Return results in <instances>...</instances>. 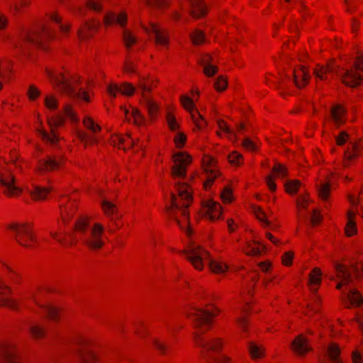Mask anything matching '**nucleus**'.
Listing matches in <instances>:
<instances>
[{"instance_id": "obj_1", "label": "nucleus", "mask_w": 363, "mask_h": 363, "mask_svg": "<svg viewBox=\"0 0 363 363\" xmlns=\"http://www.w3.org/2000/svg\"><path fill=\"white\" fill-rule=\"evenodd\" d=\"M220 309L214 304H208L204 308L194 309L190 313L192 322L193 340L194 343L206 351L220 352L225 344L222 337H214L206 341L204 334L209 332L215 323V318L220 314Z\"/></svg>"}, {"instance_id": "obj_2", "label": "nucleus", "mask_w": 363, "mask_h": 363, "mask_svg": "<svg viewBox=\"0 0 363 363\" xmlns=\"http://www.w3.org/2000/svg\"><path fill=\"white\" fill-rule=\"evenodd\" d=\"M178 197L171 193V205L166 207L168 217L174 220L181 229L184 226L186 234L191 236L193 232L190 225L189 211L188 208L193 203L192 189L186 183L179 182L176 184Z\"/></svg>"}, {"instance_id": "obj_3", "label": "nucleus", "mask_w": 363, "mask_h": 363, "mask_svg": "<svg viewBox=\"0 0 363 363\" xmlns=\"http://www.w3.org/2000/svg\"><path fill=\"white\" fill-rule=\"evenodd\" d=\"M7 229L14 233L16 242L21 247L33 249L38 245L33 223H12L7 225Z\"/></svg>"}, {"instance_id": "obj_4", "label": "nucleus", "mask_w": 363, "mask_h": 363, "mask_svg": "<svg viewBox=\"0 0 363 363\" xmlns=\"http://www.w3.org/2000/svg\"><path fill=\"white\" fill-rule=\"evenodd\" d=\"M81 241L83 247L90 253H100L107 242L104 225L100 223H94L86 235L82 238Z\"/></svg>"}, {"instance_id": "obj_5", "label": "nucleus", "mask_w": 363, "mask_h": 363, "mask_svg": "<svg viewBox=\"0 0 363 363\" xmlns=\"http://www.w3.org/2000/svg\"><path fill=\"white\" fill-rule=\"evenodd\" d=\"M181 254L185 256V259L189 261L193 267L201 271L203 269V262L211 258V254L201 245H191L181 252Z\"/></svg>"}, {"instance_id": "obj_6", "label": "nucleus", "mask_w": 363, "mask_h": 363, "mask_svg": "<svg viewBox=\"0 0 363 363\" xmlns=\"http://www.w3.org/2000/svg\"><path fill=\"white\" fill-rule=\"evenodd\" d=\"M142 28L149 38L154 39L156 46L168 48L169 45V32L166 28L155 22H149L147 25H143Z\"/></svg>"}, {"instance_id": "obj_7", "label": "nucleus", "mask_w": 363, "mask_h": 363, "mask_svg": "<svg viewBox=\"0 0 363 363\" xmlns=\"http://www.w3.org/2000/svg\"><path fill=\"white\" fill-rule=\"evenodd\" d=\"M65 164L63 157L57 155H47L38 160L35 167V172L39 174H45L50 172L60 171Z\"/></svg>"}, {"instance_id": "obj_8", "label": "nucleus", "mask_w": 363, "mask_h": 363, "mask_svg": "<svg viewBox=\"0 0 363 363\" xmlns=\"http://www.w3.org/2000/svg\"><path fill=\"white\" fill-rule=\"evenodd\" d=\"M172 160L174 163L171 168L172 178H185L187 168L193 161L191 155L187 152H178L172 155Z\"/></svg>"}, {"instance_id": "obj_9", "label": "nucleus", "mask_w": 363, "mask_h": 363, "mask_svg": "<svg viewBox=\"0 0 363 363\" xmlns=\"http://www.w3.org/2000/svg\"><path fill=\"white\" fill-rule=\"evenodd\" d=\"M46 73L54 88L67 95L73 94L74 89L70 82L71 75L68 71L55 72L46 69Z\"/></svg>"}, {"instance_id": "obj_10", "label": "nucleus", "mask_w": 363, "mask_h": 363, "mask_svg": "<svg viewBox=\"0 0 363 363\" xmlns=\"http://www.w3.org/2000/svg\"><path fill=\"white\" fill-rule=\"evenodd\" d=\"M55 37L54 31L47 25L28 32L26 40L31 43L41 45Z\"/></svg>"}, {"instance_id": "obj_11", "label": "nucleus", "mask_w": 363, "mask_h": 363, "mask_svg": "<svg viewBox=\"0 0 363 363\" xmlns=\"http://www.w3.org/2000/svg\"><path fill=\"white\" fill-rule=\"evenodd\" d=\"M0 359L2 363H21V358L16 345L5 342L0 345Z\"/></svg>"}, {"instance_id": "obj_12", "label": "nucleus", "mask_w": 363, "mask_h": 363, "mask_svg": "<svg viewBox=\"0 0 363 363\" xmlns=\"http://www.w3.org/2000/svg\"><path fill=\"white\" fill-rule=\"evenodd\" d=\"M12 294L13 290L11 287L4 281H0V306L12 311L18 310V302L12 298Z\"/></svg>"}, {"instance_id": "obj_13", "label": "nucleus", "mask_w": 363, "mask_h": 363, "mask_svg": "<svg viewBox=\"0 0 363 363\" xmlns=\"http://www.w3.org/2000/svg\"><path fill=\"white\" fill-rule=\"evenodd\" d=\"M77 210L78 202L76 200L69 199L65 203L60 206V220L64 228L72 220Z\"/></svg>"}, {"instance_id": "obj_14", "label": "nucleus", "mask_w": 363, "mask_h": 363, "mask_svg": "<svg viewBox=\"0 0 363 363\" xmlns=\"http://www.w3.org/2000/svg\"><path fill=\"white\" fill-rule=\"evenodd\" d=\"M204 211L205 217L210 221L214 222L219 220L222 216L223 208L218 202L209 199L202 202V209L200 212Z\"/></svg>"}, {"instance_id": "obj_15", "label": "nucleus", "mask_w": 363, "mask_h": 363, "mask_svg": "<svg viewBox=\"0 0 363 363\" xmlns=\"http://www.w3.org/2000/svg\"><path fill=\"white\" fill-rule=\"evenodd\" d=\"M100 27V21L99 20L91 18L85 21L81 25L78 30V37L81 40H86L93 38L99 30Z\"/></svg>"}, {"instance_id": "obj_16", "label": "nucleus", "mask_w": 363, "mask_h": 363, "mask_svg": "<svg viewBox=\"0 0 363 363\" xmlns=\"http://www.w3.org/2000/svg\"><path fill=\"white\" fill-rule=\"evenodd\" d=\"M103 23L106 28L112 27L115 25L125 28L128 23L127 13L124 11H121L119 13L109 11L104 16Z\"/></svg>"}, {"instance_id": "obj_17", "label": "nucleus", "mask_w": 363, "mask_h": 363, "mask_svg": "<svg viewBox=\"0 0 363 363\" xmlns=\"http://www.w3.org/2000/svg\"><path fill=\"white\" fill-rule=\"evenodd\" d=\"M342 82L347 86L355 88L363 83V77L354 67L346 70L342 77Z\"/></svg>"}, {"instance_id": "obj_18", "label": "nucleus", "mask_w": 363, "mask_h": 363, "mask_svg": "<svg viewBox=\"0 0 363 363\" xmlns=\"http://www.w3.org/2000/svg\"><path fill=\"white\" fill-rule=\"evenodd\" d=\"M50 236L58 243L65 247H70L74 246L77 243V240L74 238L73 234H68L63 231L62 227L56 231H51Z\"/></svg>"}, {"instance_id": "obj_19", "label": "nucleus", "mask_w": 363, "mask_h": 363, "mask_svg": "<svg viewBox=\"0 0 363 363\" xmlns=\"http://www.w3.org/2000/svg\"><path fill=\"white\" fill-rule=\"evenodd\" d=\"M293 79L297 88H303L308 84L310 79L308 68L303 65H300L294 68L293 71Z\"/></svg>"}, {"instance_id": "obj_20", "label": "nucleus", "mask_w": 363, "mask_h": 363, "mask_svg": "<svg viewBox=\"0 0 363 363\" xmlns=\"http://www.w3.org/2000/svg\"><path fill=\"white\" fill-rule=\"evenodd\" d=\"M91 228V218L86 216H82L75 221L72 230L73 233L80 236L82 240V238L86 235Z\"/></svg>"}, {"instance_id": "obj_21", "label": "nucleus", "mask_w": 363, "mask_h": 363, "mask_svg": "<svg viewBox=\"0 0 363 363\" xmlns=\"http://www.w3.org/2000/svg\"><path fill=\"white\" fill-rule=\"evenodd\" d=\"M291 350L296 354L304 356L312 349L308 345V339L303 335H298L291 342Z\"/></svg>"}, {"instance_id": "obj_22", "label": "nucleus", "mask_w": 363, "mask_h": 363, "mask_svg": "<svg viewBox=\"0 0 363 363\" xmlns=\"http://www.w3.org/2000/svg\"><path fill=\"white\" fill-rule=\"evenodd\" d=\"M110 145L116 147L120 150L126 151L132 147L131 138L128 135L113 134L109 139Z\"/></svg>"}, {"instance_id": "obj_23", "label": "nucleus", "mask_w": 363, "mask_h": 363, "mask_svg": "<svg viewBox=\"0 0 363 363\" xmlns=\"http://www.w3.org/2000/svg\"><path fill=\"white\" fill-rule=\"evenodd\" d=\"M1 268L11 284H22L23 279L19 272L4 262H1Z\"/></svg>"}, {"instance_id": "obj_24", "label": "nucleus", "mask_w": 363, "mask_h": 363, "mask_svg": "<svg viewBox=\"0 0 363 363\" xmlns=\"http://www.w3.org/2000/svg\"><path fill=\"white\" fill-rule=\"evenodd\" d=\"M208 12V7L203 0L194 1L190 4L189 14L194 19L205 17Z\"/></svg>"}, {"instance_id": "obj_25", "label": "nucleus", "mask_w": 363, "mask_h": 363, "mask_svg": "<svg viewBox=\"0 0 363 363\" xmlns=\"http://www.w3.org/2000/svg\"><path fill=\"white\" fill-rule=\"evenodd\" d=\"M159 83L157 79L150 80L147 77H140L138 83V88L141 90L143 98L149 97L148 94L151 93L153 88L156 87Z\"/></svg>"}, {"instance_id": "obj_26", "label": "nucleus", "mask_w": 363, "mask_h": 363, "mask_svg": "<svg viewBox=\"0 0 363 363\" xmlns=\"http://www.w3.org/2000/svg\"><path fill=\"white\" fill-rule=\"evenodd\" d=\"M357 210L349 209L347 213V223L345 227V235L350 238L357 233V228L355 222Z\"/></svg>"}, {"instance_id": "obj_27", "label": "nucleus", "mask_w": 363, "mask_h": 363, "mask_svg": "<svg viewBox=\"0 0 363 363\" xmlns=\"http://www.w3.org/2000/svg\"><path fill=\"white\" fill-rule=\"evenodd\" d=\"M28 334L33 340H43L48 337V330L43 325L34 323L29 327Z\"/></svg>"}, {"instance_id": "obj_28", "label": "nucleus", "mask_w": 363, "mask_h": 363, "mask_svg": "<svg viewBox=\"0 0 363 363\" xmlns=\"http://www.w3.org/2000/svg\"><path fill=\"white\" fill-rule=\"evenodd\" d=\"M247 350L252 360H258L265 357L266 350L262 345H258L254 341L247 343Z\"/></svg>"}, {"instance_id": "obj_29", "label": "nucleus", "mask_w": 363, "mask_h": 363, "mask_svg": "<svg viewBox=\"0 0 363 363\" xmlns=\"http://www.w3.org/2000/svg\"><path fill=\"white\" fill-rule=\"evenodd\" d=\"M322 276L323 273L320 267H314L310 272L308 285L310 286H316V288L313 290V292H316L321 285Z\"/></svg>"}, {"instance_id": "obj_30", "label": "nucleus", "mask_w": 363, "mask_h": 363, "mask_svg": "<svg viewBox=\"0 0 363 363\" xmlns=\"http://www.w3.org/2000/svg\"><path fill=\"white\" fill-rule=\"evenodd\" d=\"M260 243L257 241H250L246 242L243 252L247 256H257L260 255L262 252H264L266 247L264 245L259 247Z\"/></svg>"}, {"instance_id": "obj_31", "label": "nucleus", "mask_w": 363, "mask_h": 363, "mask_svg": "<svg viewBox=\"0 0 363 363\" xmlns=\"http://www.w3.org/2000/svg\"><path fill=\"white\" fill-rule=\"evenodd\" d=\"M201 169L203 172L219 169L217 159L208 154H203L201 159Z\"/></svg>"}, {"instance_id": "obj_32", "label": "nucleus", "mask_w": 363, "mask_h": 363, "mask_svg": "<svg viewBox=\"0 0 363 363\" xmlns=\"http://www.w3.org/2000/svg\"><path fill=\"white\" fill-rule=\"evenodd\" d=\"M347 298L350 304V306H347L348 308L352 307L360 308L363 305V296L361 292L356 289L350 290L348 292Z\"/></svg>"}, {"instance_id": "obj_33", "label": "nucleus", "mask_w": 363, "mask_h": 363, "mask_svg": "<svg viewBox=\"0 0 363 363\" xmlns=\"http://www.w3.org/2000/svg\"><path fill=\"white\" fill-rule=\"evenodd\" d=\"M45 317L48 320L52 322H59L61 317V310L52 305H45L43 307Z\"/></svg>"}, {"instance_id": "obj_34", "label": "nucleus", "mask_w": 363, "mask_h": 363, "mask_svg": "<svg viewBox=\"0 0 363 363\" xmlns=\"http://www.w3.org/2000/svg\"><path fill=\"white\" fill-rule=\"evenodd\" d=\"M9 157V159L7 162H5V163L6 164H12L16 169L22 172L23 160L19 152L16 150L13 149L10 151Z\"/></svg>"}, {"instance_id": "obj_35", "label": "nucleus", "mask_w": 363, "mask_h": 363, "mask_svg": "<svg viewBox=\"0 0 363 363\" xmlns=\"http://www.w3.org/2000/svg\"><path fill=\"white\" fill-rule=\"evenodd\" d=\"M145 99L146 100V108L149 119L154 121L158 117L160 106L155 101L150 97L145 98Z\"/></svg>"}, {"instance_id": "obj_36", "label": "nucleus", "mask_w": 363, "mask_h": 363, "mask_svg": "<svg viewBox=\"0 0 363 363\" xmlns=\"http://www.w3.org/2000/svg\"><path fill=\"white\" fill-rule=\"evenodd\" d=\"M189 39L194 46H201L206 42V35L203 30L194 29L189 34Z\"/></svg>"}, {"instance_id": "obj_37", "label": "nucleus", "mask_w": 363, "mask_h": 363, "mask_svg": "<svg viewBox=\"0 0 363 363\" xmlns=\"http://www.w3.org/2000/svg\"><path fill=\"white\" fill-rule=\"evenodd\" d=\"M145 6L157 10H167L172 5L171 0H143Z\"/></svg>"}, {"instance_id": "obj_38", "label": "nucleus", "mask_w": 363, "mask_h": 363, "mask_svg": "<svg viewBox=\"0 0 363 363\" xmlns=\"http://www.w3.org/2000/svg\"><path fill=\"white\" fill-rule=\"evenodd\" d=\"M341 350L336 342H331L328 346V356L333 363H342L340 359Z\"/></svg>"}, {"instance_id": "obj_39", "label": "nucleus", "mask_w": 363, "mask_h": 363, "mask_svg": "<svg viewBox=\"0 0 363 363\" xmlns=\"http://www.w3.org/2000/svg\"><path fill=\"white\" fill-rule=\"evenodd\" d=\"M204 173L206 179L203 182V188L205 191H208L211 189L215 180L221 176V172L220 169H213Z\"/></svg>"}, {"instance_id": "obj_40", "label": "nucleus", "mask_w": 363, "mask_h": 363, "mask_svg": "<svg viewBox=\"0 0 363 363\" xmlns=\"http://www.w3.org/2000/svg\"><path fill=\"white\" fill-rule=\"evenodd\" d=\"M123 43L129 52L132 48L137 43V38L135 35L129 30L124 29L123 31Z\"/></svg>"}, {"instance_id": "obj_41", "label": "nucleus", "mask_w": 363, "mask_h": 363, "mask_svg": "<svg viewBox=\"0 0 363 363\" xmlns=\"http://www.w3.org/2000/svg\"><path fill=\"white\" fill-rule=\"evenodd\" d=\"M166 121L169 129L171 131H176L180 128V125L178 123L177 118L174 114V108L168 107L166 113Z\"/></svg>"}, {"instance_id": "obj_42", "label": "nucleus", "mask_w": 363, "mask_h": 363, "mask_svg": "<svg viewBox=\"0 0 363 363\" xmlns=\"http://www.w3.org/2000/svg\"><path fill=\"white\" fill-rule=\"evenodd\" d=\"M50 193V189L45 187L35 186L30 192L32 200L35 201L45 200Z\"/></svg>"}, {"instance_id": "obj_43", "label": "nucleus", "mask_w": 363, "mask_h": 363, "mask_svg": "<svg viewBox=\"0 0 363 363\" xmlns=\"http://www.w3.org/2000/svg\"><path fill=\"white\" fill-rule=\"evenodd\" d=\"M134 333L139 337L144 338L149 335L148 327L143 320H138L133 323Z\"/></svg>"}, {"instance_id": "obj_44", "label": "nucleus", "mask_w": 363, "mask_h": 363, "mask_svg": "<svg viewBox=\"0 0 363 363\" xmlns=\"http://www.w3.org/2000/svg\"><path fill=\"white\" fill-rule=\"evenodd\" d=\"M82 363L98 362L100 357L93 351H79Z\"/></svg>"}, {"instance_id": "obj_45", "label": "nucleus", "mask_w": 363, "mask_h": 363, "mask_svg": "<svg viewBox=\"0 0 363 363\" xmlns=\"http://www.w3.org/2000/svg\"><path fill=\"white\" fill-rule=\"evenodd\" d=\"M208 260V267L211 272L214 274H223L228 270V266L227 264L211 259Z\"/></svg>"}, {"instance_id": "obj_46", "label": "nucleus", "mask_w": 363, "mask_h": 363, "mask_svg": "<svg viewBox=\"0 0 363 363\" xmlns=\"http://www.w3.org/2000/svg\"><path fill=\"white\" fill-rule=\"evenodd\" d=\"M191 119L195 124L197 130H202L207 126V122L203 116L200 113L198 109H196L191 114Z\"/></svg>"}, {"instance_id": "obj_47", "label": "nucleus", "mask_w": 363, "mask_h": 363, "mask_svg": "<svg viewBox=\"0 0 363 363\" xmlns=\"http://www.w3.org/2000/svg\"><path fill=\"white\" fill-rule=\"evenodd\" d=\"M331 194V184L329 181L321 184L318 189V198L323 201H327Z\"/></svg>"}, {"instance_id": "obj_48", "label": "nucleus", "mask_w": 363, "mask_h": 363, "mask_svg": "<svg viewBox=\"0 0 363 363\" xmlns=\"http://www.w3.org/2000/svg\"><path fill=\"white\" fill-rule=\"evenodd\" d=\"M301 186V182L298 179L288 180L284 184L285 191L290 195H295L298 193Z\"/></svg>"}, {"instance_id": "obj_49", "label": "nucleus", "mask_w": 363, "mask_h": 363, "mask_svg": "<svg viewBox=\"0 0 363 363\" xmlns=\"http://www.w3.org/2000/svg\"><path fill=\"white\" fill-rule=\"evenodd\" d=\"M344 114V109L340 105L335 106L331 110V116L334 121L338 125H342L345 123Z\"/></svg>"}, {"instance_id": "obj_50", "label": "nucleus", "mask_w": 363, "mask_h": 363, "mask_svg": "<svg viewBox=\"0 0 363 363\" xmlns=\"http://www.w3.org/2000/svg\"><path fill=\"white\" fill-rule=\"evenodd\" d=\"M332 69L329 65L325 66H321L320 65H317L313 70V74L316 78L320 79V80L327 79V74L330 73Z\"/></svg>"}, {"instance_id": "obj_51", "label": "nucleus", "mask_w": 363, "mask_h": 363, "mask_svg": "<svg viewBox=\"0 0 363 363\" xmlns=\"http://www.w3.org/2000/svg\"><path fill=\"white\" fill-rule=\"evenodd\" d=\"M82 123L86 129L94 133H99L101 131V127L98 123H96L90 116H85L82 120Z\"/></svg>"}, {"instance_id": "obj_52", "label": "nucleus", "mask_w": 363, "mask_h": 363, "mask_svg": "<svg viewBox=\"0 0 363 363\" xmlns=\"http://www.w3.org/2000/svg\"><path fill=\"white\" fill-rule=\"evenodd\" d=\"M228 160L229 163L234 167H240L244 164L243 156L238 151L231 152L228 156Z\"/></svg>"}, {"instance_id": "obj_53", "label": "nucleus", "mask_w": 363, "mask_h": 363, "mask_svg": "<svg viewBox=\"0 0 363 363\" xmlns=\"http://www.w3.org/2000/svg\"><path fill=\"white\" fill-rule=\"evenodd\" d=\"M335 269L337 272V277L345 280H350V272L348 267L343 264L335 263Z\"/></svg>"}, {"instance_id": "obj_54", "label": "nucleus", "mask_w": 363, "mask_h": 363, "mask_svg": "<svg viewBox=\"0 0 363 363\" xmlns=\"http://www.w3.org/2000/svg\"><path fill=\"white\" fill-rule=\"evenodd\" d=\"M220 199L224 203H230L234 200L233 191L230 184L225 186L220 196Z\"/></svg>"}, {"instance_id": "obj_55", "label": "nucleus", "mask_w": 363, "mask_h": 363, "mask_svg": "<svg viewBox=\"0 0 363 363\" xmlns=\"http://www.w3.org/2000/svg\"><path fill=\"white\" fill-rule=\"evenodd\" d=\"M228 85V79L226 75H220L216 78V82L213 84L214 89L218 91H224Z\"/></svg>"}, {"instance_id": "obj_56", "label": "nucleus", "mask_w": 363, "mask_h": 363, "mask_svg": "<svg viewBox=\"0 0 363 363\" xmlns=\"http://www.w3.org/2000/svg\"><path fill=\"white\" fill-rule=\"evenodd\" d=\"M235 322L241 330L243 337H247V333L249 331V320L245 316H241L236 318Z\"/></svg>"}, {"instance_id": "obj_57", "label": "nucleus", "mask_w": 363, "mask_h": 363, "mask_svg": "<svg viewBox=\"0 0 363 363\" xmlns=\"http://www.w3.org/2000/svg\"><path fill=\"white\" fill-rule=\"evenodd\" d=\"M252 208L254 210L255 215L256 218L262 223L263 227L269 226L270 222L267 218V216L265 212L262 210V208L257 206H253Z\"/></svg>"}, {"instance_id": "obj_58", "label": "nucleus", "mask_w": 363, "mask_h": 363, "mask_svg": "<svg viewBox=\"0 0 363 363\" xmlns=\"http://www.w3.org/2000/svg\"><path fill=\"white\" fill-rule=\"evenodd\" d=\"M310 195L308 193L300 195L296 199V208L298 212L301 209H307L310 203Z\"/></svg>"}, {"instance_id": "obj_59", "label": "nucleus", "mask_w": 363, "mask_h": 363, "mask_svg": "<svg viewBox=\"0 0 363 363\" xmlns=\"http://www.w3.org/2000/svg\"><path fill=\"white\" fill-rule=\"evenodd\" d=\"M180 102L183 108L189 111L190 114L193 113L196 108H195V104L193 101V99L189 96L182 95L180 96Z\"/></svg>"}, {"instance_id": "obj_60", "label": "nucleus", "mask_w": 363, "mask_h": 363, "mask_svg": "<svg viewBox=\"0 0 363 363\" xmlns=\"http://www.w3.org/2000/svg\"><path fill=\"white\" fill-rule=\"evenodd\" d=\"M12 70V65L10 61H0V78L9 77Z\"/></svg>"}, {"instance_id": "obj_61", "label": "nucleus", "mask_w": 363, "mask_h": 363, "mask_svg": "<svg viewBox=\"0 0 363 363\" xmlns=\"http://www.w3.org/2000/svg\"><path fill=\"white\" fill-rule=\"evenodd\" d=\"M15 183L6 186L4 194L9 198L18 197L22 194L21 189L16 186Z\"/></svg>"}, {"instance_id": "obj_62", "label": "nucleus", "mask_w": 363, "mask_h": 363, "mask_svg": "<svg viewBox=\"0 0 363 363\" xmlns=\"http://www.w3.org/2000/svg\"><path fill=\"white\" fill-rule=\"evenodd\" d=\"M73 342L75 345L85 347L91 346L93 345V340L81 334L76 335L74 337Z\"/></svg>"}, {"instance_id": "obj_63", "label": "nucleus", "mask_w": 363, "mask_h": 363, "mask_svg": "<svg viewBox=\"0 0 363 363\" xmlns=\"http://www.w3.org/2000/svg\"><path fill=\"white\" fill-rule=\"evenodd\" d=\"M123 72L133 74L137 73V66L136 65L130 60V57H127L124 61L123 66Z\"/></svg>"}, {"instance_id": "obj_64", "label": "nucleus", "mask_w": 363, "mask_h": 363, "mask_svg": "<svg viewBox=\"0 0 363 363\" xmlns=\"http://www.w3.org/2000/svg\"><path fill=\"white\" fill-rule=\"evenodd\" d=\"M360 153V150L357 144H353L352 148H348L345 152V159L349 161L357 158Z\"/></svg>"}]
</instances>
